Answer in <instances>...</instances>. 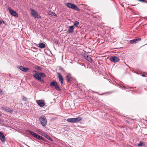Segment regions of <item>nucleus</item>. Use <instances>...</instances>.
<instances>
[{"label": "nucleus", "mask_w": 147, "mask_h": 147, "mask_svg": "<svg viewBox=\"0 0 147 147\" xmlns=\"http://www.w3.org/2000/svg\"><path fill=\"white\" fill-rule=\"evenodd\" d=\"M41 124L43 126H45L47 124V121L45 117L44 116H41L39 119Z\"/></svg>", "instance_id": "obj_1"}, {"label": "nucleus", "mask_w": 147, "mask_h": 147, "mask_svg": "<svg viewBox=\"0 0 147 147\" xmlns=\"http://www.w3.org/2000/svg\"><path fill=\"white\" fill-rule=\"evenodd\" d=\"M32 72L35 73V74H33L32 76L36 80H38L40 82L43 83L44 82L43 80L40 77L38 76V72L34 70Z\"/></svg>", "instance_id": "obj_2"}, {"label": "nucleus", "mask_w": 147, "mask_h": 147, "mask_svg": "<svg viewBox=\"0 0 147 147\" xmlns=\"http://www.w3.org/2000/svg\"><path fill=\"white\" fill-rule=\"evenodd\" d=\"M51 86H53L57 90L61 91V90L59 87L57 82L55 81H52L50 82Z\"/></svg>", "instance_id": "obj_3"}, {"label": "nucleus", "mask_w": 147, "mask_h": 147, "mask_svg": "<svg viewBox=\"0 0 147 147\" xmlns=\"http://www.w3.org/2000/svg\"><path fill=\"white\" fill-rule=\"evenodd\" d=\"M58 77L59 80V81L61 84V85L62 86L63 84L64 79L62 75L60 73H57Z\"/></svg>", "instance_id": "obj_4"}, {"label": "nucleus", "mask_w": 147, "mask_h": 147, "mask_svg": "<svg viewBox=\"0 0 147 147\" xmlns=\"http://www.w3.org/2000/svg\"><path fill=\"white\" fill-rule=\"evenodd\" d=\"M112 62L116 63L118 62L119 60V57L116 56H114L109 59Z\"/></svg>", "instance_id": "obj_5"}, {"label": "nucleus", "mask_w": 147, "mask_h": 147, "mask_svg": "<svg viewBox=\"0 0 147 147\" xmlns=\"http://www.w3.org/2000/svg\"><path fill=\"white\" fill-rule=\"evenodd\" d=\"M0 139L3 143H4L5 141V136L2 132H0Z\"/></svg>", "instance_id": "obj_6"}, {"label": "nucleus", "mask_w": 147, "mask_h": 147, "mask_svg": "<svg viewBox=\"0 0 147 147\" xmlns=\"http://www.w3.org/2000/svg\"><path fill=\"white\" fill-rule=\"evenodd\" d=\"M17 67L20 70L24 72H26L28 70H29V68L27 67H24L22 66H18Z\"/></svg>", "instance_id": "obj_7"}, {"label": "nucleus", "mask_w": 147, "mask_h": 147, "mask_svg": "<svg viewBox=\"0 0 147 147\" xmlns=\"http://www.w3.org/2000/svg\"><path fill=\"white\" fill-rule=\"evenodd\" d=\"M141 40V38H138L131 40H130V42L132 44H135L140 41Z\"/></svg>", "instance_id": "obj_8"}, {"label": "nucleus", "mask_w": 147, "mask_h": 147, "mask_svg": "<svg viewBox=\"0 0 147 147\" xmlns=\"http://www.w3.org/2000/svg\"><path fill=\"white\" fill-rule=\"evenodd\" d=\"M9 13L11 15L15 16L16 17H18V14L16 11L13 10L11 8H9Z\"/></svg>", "instance_id": "obj_9"}, {"label": "nucleus", "mask_w": 147, "mask_h": 147, "mask_svg": "<svg viewBox=\"0 0 147 147\" xmlns=\"http://www.w3.org/2000/svg\"><path fill=\"white\" fill-rule=\"evenodd\" d=\"M36 102H37L38 104L40 107H43L45 105V103L43 102V100H37Z\"/></svg>", "instance_id": "obj_10"}, {"label": "nucleus", "mask_w": 147, "mask_h": 147, "mask_svg": "<svg viewBox=\"0 0 147 147\" xmlns=\"http://www.w3.org/2000/svg\"><path fill=\"white\" fill-rule=\"evenodd\" d=\"M31 14L32 15L34 16L35 18H38V13L37 12L34 10L33 9H31Z\"/></svg>", "instance_id": "obj_11"}, {"label": "nucleus", "mask_w": 147, "mask_h": 147, "mask_svg": "<svg viewBox=\"0 0 147 147\" xmlns=\"http://www.w3.org/2000/svg\"><path fill=\"white\" fill-rule=\"evenodd\" d=\"M74 26H69V28L68 29V32L69 33H71L74 31Z\"/></svg>", "instance_id": "obj_12"}, {"label": "nucleus", "mask_w": 147, "mask_h": 147, "mask_svg": "<svg viewBox=\"0 0 147 147\" xmlns=\"http://www.w3.org/2000/svg\"><path fill=\"white\" fill-rule=\"evenodd\" d=\"M28 131L29 132L30 134L31 135H32L34 137L36 138L38 135L37 134L34 132H33L31 131L28 130Z\"/></svg>", "instance_id": "obj_13"}, {"label": "nucleus", "mask_w": 147, "mask_h": 147, "mask_svg": "<svg viewBox=\"0 0 147 147\" xmlns=\"http://www.w3.org/2000/svg\"><path fill=\"white\" fill-rule=\"evenodd\" d=\"M36 132H38V134L42 135L43 136H45V132L42 131L40 129H37L36 130Z\"/></svg>", "instance_id": "obj_14"}, {"label": "nucleus", "mask_w": 147, "mask_h": 147, "mask_svg": "<svg viewBox=\"0 0 147 147\" xmlns=\"http://www.w3.org/2000/svg\"><path fill=\"white\" fill-rule=\"evenodd\" d=\"M65 78H66V80H67L68 82H70L71 81L70 79L71 78V74H68L67 75L65 76Z\"/></svg>", "instance_id": "obj_15"}, {"label": "nucleus", "mask_w": 147, "mask_h": 147, "mask_svg": "<svg viewBox=\"0 0 147 147\" xmlns=\"http://www.w3.org/2000/svg\"><path fill=\"white\" fill-rule=\"evenodd\" d=\"M74 4H71L70 3H68L66 4V5L68 7L72 9L74 8Z\"/></svg>", "instance_id": "obj_16"}, {"label": "nucleus", "mask_w": 147, "mask_h": 147, "mask_svg": "<svg viewBox=\"0 0 147 147\" xmlns=\"http://www.w3.org/2000/svg\"><path fill=\"white\" fill-rule=\"evenodd\" d=\"M67 121V122L70 123H75L74 118H68Z\"/></svg>", "instance_id": "obj_17"}, {"label": "nucleus", "mask_w": 147, "mask_h": 147, "mask_svg": "<svg viewBox=\"0 0 147 147\" xmlns=\"http://www.w3.org/2000/svg\"><path fill=\"white\" fill-rule=\"evenodd\" d=\"M75 123L78 122L82 119V118L80 117H78L74 118Z\"/></svg>", "instance_id": "obj_18"}, {"label": "nucleus", "mask_w": 147, "mask_h": 147, "mask_svg": "<svg viewBox=\"0 0 147 147\" xmlns=\"http://www.w3.org/2000/svg\"><path fill=\"white\" fill-rule=\"evenodd\" d=\"M38 76L40 77L41 78V77L44 78L46 77L45 75L42 73L38 72Z\"/></svg>", "instance_id": "obj_19"}, {"label": "nucleus", "mask_w": 147, "mask_h": 147, "mask_svg": "<svg viewBox=\"0 0 147 147\" xmlns=\"http://www.w3.org/2000/svg\"><path fill=\"white\" fill-rule=\"evenodd\" d=\"M3 110H5L7 112H10L12 113L13 112L12 110H10L9 108H8L3 107Z\"/></svg>", "instance_id": "obj_20"}, {"label": "nucleus", "mask_w": 147, "mask_h": 147, "mask_svg": "<svg viewBox=\"0 0 147 147\" xmlns=\"http://www.w3.org/2000/svg\"><path fill=\"white\" fill-rule=\"evenodd\" d=\"M38 45L39 47L40 48H44L45 47V45L43 43H39Z\"/></svg>", "instance_id": "obj_21"}, {"label": "nucleus", "mask_w": 147, "mask_h": 147, "mask_svg": "<svg viewBox=\"0 0 147 147\" xmlns=\"http://www.w3.org/2000/svg\"><path fill=\"white\" fill-rule=\"evenodd\" d=\"M45 136L46 138L50 140L51 141H53V140L51 138L50 136H49L47 135L46 134H45V136Z\"/></svg>", "instance_id": "obj_22"}, {"label": "nucleus", "mask_w": 147, "mask_h": 147, "mask_svg": "<svg viewBox=\"0 0 147 147\" xmlns=\"http://www.w3.org/2000/svg\"><path fill=\"white\" fill-rule=\"evenodd\" d=\"M86 59L88 61H89L90 62H92V59L91 58L89 57L88 56H87V57H86Z\"/></svg>", "instance_id": "obj_23"}, {"label": "nucleus", "mask_w": 147, "mask_h": 147, "mask_svg": "<svg viewBox=\"0 0 147 147\" xmlns=\"http://www.w3.org/2000/svg\"><path fill=\"white\" fill-rule=\"evenodd\" d=\"M79 25V22L78 21H75L74 23V26H75L76 27H78Z\"/></svg>", "instance_id": "obj_24"}, {"label": "nucleus", "mask_w": 147, "mask_h": 147, "mask_svg": "<svg viewBox=\"0 0 147 147\" xmlns=\"http://www.w3.org/2000/svg\"><path fill=\"white\" fill-rule=\"evenodd\" d=\"M74 8H73V9H75L76 10L79 11L80 10V9L75 5H74Z\"/></svg>", "instance_id": "obj_25"}, {"label": "nucleus", "mask_w": 147, "mask_h": 147, "mask_svg": "<svg viewBox=\"0 0 147 147\" xmlns=\"http://www.w3.org/2000/svg\"><path fill=\"white\" fill-rule=\"evenodd\" d=\"M59 69L61 71H62L63 72L65 71V70L64 69L61 67H60Z\"/></svg>", "instance_id": "obj_26"}, {"label": "nucleus", "mask_w": 147, "mask_h": 147, "mask_svg": "<svg viewBox=\"0 0 147 147\" xmlns=\"http://www.w3.org/2000/svg\"><path fill=\"white\" fill-rule=\"evenodd\" d=\"M36 138L39 140H41V139H42V137L39 135H38Z\"/></svg>", "instance_id": "obj_27"}, {"label": "nucleus", "mask_w": 147, "mask_h": 147, "mask_svg": "<svg viewBox=\"0 0 147 147\" xmlns=\"http://www.w3.org/2000/svg\"><path fill=\"white\" fill-rule=\"evenodd\" d=\"M143 142H140L139 144H138L137 145V146H143Z\"/></svg>", "instance_id": "obj_28"}, {"label": "nucleus", "mask_w": 147, "mask_h": 147, "mask_svg": "<svg viewBox=\"0 0 147 147\" xmlns=\"http://www.w3.org/2000/svg\"><path fill=\"white\" fill-rule=\"evenodd\" d=\"M53 41L54 42L55 44H57L58 43V40H56V39H54L53 40Z\"/></svg>", "instance_id": "obj_29"}, {"label": "nucleus", "mask_w": 147, "mask_h": 147, "mask_svg": "<svg viewBox=\"0 0 147 147\" xmlns=\"http://www.w3.org/2000/svg\"><path fill=\"white\" fill-rule=\"evenodd\" d=\"M35 68L37 69H38V70H41V68L40 67H39V66H35Z\"/></svg>", "instance_id": "obj_30"}, {"label": "nucleus", "mask_w": 147, "mask_h": 147, "mask_svg": "<svg viewBox=\"0 0 147 147\" xmlns=\"http://www.w3.org/2000/svg\"><path fill=\"white\" fill-rule=\"evenodd\" d=\"M27 98L26 97H25L24 96H23V99H22L23 100L25 101H26L27 100Z\"/></svg>", "instance_id": "obj_31"}, {"label": "nucleus", "mask_w": 147, "mask_h": 147, "mask_svg": "<svg viewBox=\"0 0 147 147\" xmlns=\"http://www.w3.org/2000/svg\"><path fill=\"white\" fill-rule=\"evenodd\" d=\"M88 55L87 54H85L84 55V57L86 59V57H87V56H88Z\"/></svg>", "instance_id": "obj_32"}, {"label": "nucleus", "mask_w": 147, "mask_h": 147, "mask_svg": "<svg viewBox=\"0 0 147 147\" xmlns=\"http://www.w3.org/2000/svg\"><path fill=\"white\" fill-rule=\"evenodd\" d=\"M138 0L141 2H145L144 0Z\"/></svg>", "instance_id": "obj_33"}, {"label": "nucleus", "mask_w": 147, "mask_h": 147, "mask_svg": "<svg viewBox=\"0 0 147 147\" xmlns=\"http://www.w3.org/2000/svg\"><path fill=\"white\" fill-rule=\"evenodd\" d=\"M51 15H56V14H55V13H53V12H51Z\"/></svg>", "instance_id": "obj_34"}, {"label": "nucleus", "mask_w": 147, "mask_h": 147, "mask_svg": "<svg viewBox=\"0 0 147 147\" xmlns=\"http://www.w3.org/2000/svg\"><path fill=\"white\" fill-rule=\"evenodd\" d=\"M41 140H42L43 141H44L45 140V139L42 137V139H41Z\"/></svg>", "instance_id": "obj_35"}, {"label": "nucleus", "mask_w": 147, "mask_h": 147, "mask_svg": "<svg viewBox=\"0 0 147 147\" xmlns=\"http://www.w3.org/2000/svg\"><path fill=\"white\" fill-rule=\"evenodd\" d=\"M142 76H143V77H146L145 75L144 74H142Z\"/></svg>", "instance_id": "obj_36"}, {"label": "nucleus", "mask_w": 147, "mask_h": 147, "mask_svg": "<svg viewBox=\"0 0 147 147\" xmlns=\"http://www.w3.org/2000/svg\"><path fill=\"white\" fill-rule=\"evenodd\" d=\"M2 22L0 20V25H1L2 24Z\"/></svg>", "instance_id": "obj_37"}, {"label": "nucleus", "mask_w": 147, "mask_h": 147, "mask_svg": "<svg viewBox=\"0 0 147 147\" xmlns=\"http://www.w3.org/2000/svg\"><path fill=\"white\" fill-rule=\"evenodd\" d=\"M2 92V90L0 89V93H1V92Z\"/></svg>", "instance_id": "obj_38"}, {"label": "nucleus", "mask_w": 147, "mask_h": 147, "mask_svg": "<svg viewBox=\"0 0 147 147\" xmlns=\"http://www.w3.org/2000/svg\"><path fill=\"white\" fill-rule=\"evenodd\" d=\"M1 114L0 113V116H1Z\"/></svg>", "instance_id": "obj_39"}]
</instances>
